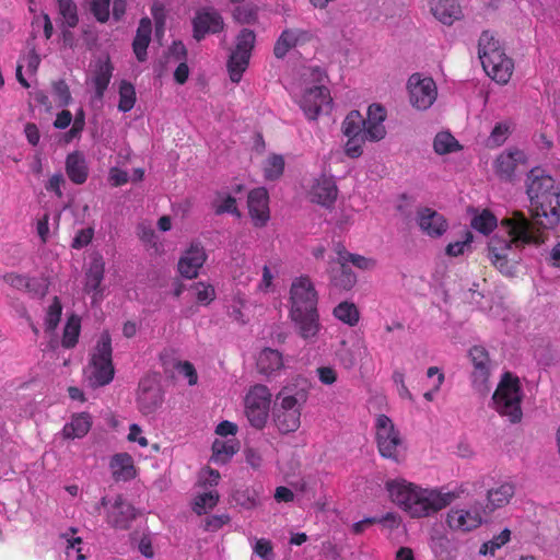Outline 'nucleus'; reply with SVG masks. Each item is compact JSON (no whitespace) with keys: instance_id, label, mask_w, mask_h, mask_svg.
I'll use <instances>...</instances> for the list:
<instances>
[{"instance_id":"f257e3e1","label":"nucleus","mask_w":560,"mask_h":560,"mask_svg":"<svg viewBox=\"0 0 560 560\" xmlns=\"http://www.w3.org/2000/svg\"><path fill=\"white\" fill-rule=\"evenodd\" d=\"M501 226L508 236L493 235L488 243L487 257L503 276L514 277L518 259L510 256L513 247L539 246L545 243V235L521 211H514L511 217L502 219Z\"/></svg>"},{"instance_id":"f03ea898","label":"nucleus","mask_w":560,"mask_h":560,"mask_svg":"<svg viewBox=\"0 0 560 560\" xmlns=\"http://www.w3.org/2000/svg\"><path fill=\"white\" fill-rule=\"evenodd\" d=\"M533 226L552 229L560 222V187L546 170L533 167L525 178Z\"/></svg>"},{"instance_id":"7ed1b4c3","label":"nucleus","mask_w":560,"mask_h":560,"mask_svg":"<svg viewBox=\"0 0 560 560\" xmlns=\"http://www.w3.org/2000/svg\"><path fill=\"white\" fill-rule=\"evenodd\" d=\"M386 489L392 501L416 518L427 517L443 510L456 498L454 492L422 489L406 480L387 481Z\"/></svg>"},{"instance_id":"20e7f679","label":"nucleus","mask_w":560,"mask_h":560,"mask_svg":"<svg viewBox=\"0 0 560 560\" xmlns=\"http://www.w3.org/2000/svg\"><path fill=\"white\" fill-rule=\"evenodd\" d=\"M478 56L487 74L500 84H505L513 73V61L503 51L494 35L485 31L478 42Z\"/></svg>"},{"instance_id":"39448f33","label":"nucleus","mask_w":560,"mask_h":560,"mask_svg":"<svg viewBox=\"0 0 560 560\" xmlns=\"http://www.w3.org/2000/svg\"><path fill=\"white\" fill-rule=\"evenodd\" d=\"M85 377L92 388H98L112 383L115 376L113 362L112 337L104 330L90 353V360L85 368Z\"/></svg>"},{"instance_id":"423d86ee","label":"nucleus","mask_w":560,"mask_h":560,"mask_svg":"<svg viewBox=\"0 0 560 560\" xmlns=\"http://www.w3.org/2000/svg\"><path fill=\"white\" fill-rule=\"evenodd\" d=\"M522 399L520 378L511 372H504L492 395L494 410L511 423H518L523 418Z\"/></svg>"},{"instance_id":"0eeeda50","label":"nucleus","mask_w":560,"mask_h":560,"mask_svg":"<svg viewBox=\"0 0 560 560\" xmlns=\"http://www.w3.org/2000/svg\"><path fill=\"white\" fill-rule=\"evenodd\" d=\"M374 431L380 455L394 463H401L406 457L407 445L393 420L386 415H377Z\"/></svg>"},{"instance_id":"6e6552de","label":"nucleus","mask_w":560,"mask_h":560,"mask_svg":"<svg viewBox=\"0 0 560 560\" xmlns=\"http://www.w3.org/2000/svg\"><path fill=\"white\" fill-rule=\"evenodd\" d=\"M256 34L249 28H243L236 36L235 47L231 51L228 60V70L230 79L238 83L243 73L248 67L252 51L255 47Z\"/></svg>"},{"instance_id":"1a4fd4ad","label":"nucleus","mask_w":560,"mask_h":560,"mask_svg":"<svg viewBox=\"0 0 560 560\" xmlns=\"http://www.w3.org/2000/svg\"><path fill=\"white\" fill-rule=\"evenodd\" d=\"M271 394L266 385L253 386L245 396V416L257 430L265 428L269 416Z\"/></svg>"},{"instance_id":"9d476101","label":"nucleus","mask_w":560,"mask_h":560,"mask_svg":"<svg viewBox=\"0 0 560 560\" xmlns=\"http://www.w3.org/2000/svg\"><path fill=\"white\" fill-rule=\"evenodd\" d=\"M289 293V313L318 312V293L308 276L295 278Z\"/></svg>"},{"instance_id":"9b49d317","label":"nucleus","mask_w":560,"mask_h":560,"mask_svg":"<svg viewBox=\"0 0 560 560\" xmlns=\"http://www.w3.org/2000/svg\"><path fill=\"white\" fill-rule=\"evenodd\" d=\"M280 399L273 410V422L281 434L295 432L301 425L302 404L296 396H278Z\"/></svg>"},{"instance_id":"f8f14e48","label":"nucleus","mask_w":560,"mask_h":560,"mask_svg":"<svg viewBox=\"0 0 560 560\" xmlns=\"http://www.w3.org/2000/svg\"><path fill=\"white\" fill-rule=\"evenodd\" d=\"M164 401V394L155 376L142 377L137 390V406L144 416L154 415Z\"/></svg>"},{"instance_id":"ddd939ff","label":"nucleus","mask_w":560,"mask_h":560,"mask_svg":"<svg viewBox=\"0 0 560 560\" xmlns=\"http://www.w3.org/2000/svg\"><path fill=\"white\" fill-rule=\"evenodd\" d=\"M407 89L410 104L419 110L430 108L438 96V89L433 79L429 77L422 78L419 73L410 75Z\"/></svg>"},{"instance_id":"4468645a","label":"nucleus","mask_w":560,"mask_h":560,"mask_svg":"<svg viewBox=\"0 0 560 560\" xmlns=\"http://www.w3.org/2000/svg\"><path fill=\"white\" fill-rule=\"evenodd\" d=\"M208 255L200 241H192L188 248L180 256L177 270L179 275L186 279H195L199 275V270L207 261Z\"/></svg>"},{"instance_id":"2eb2a0df","label":"nucleus","mask_w":560,"mask_h":560,"mask_svg":"<svg viewBox=\"0 0 560 560\" xmlns=\"http://www.w3.org/2000/svg\"><path fill=\"white\" fill-rule=\"evenodd\" d=\"M223 28V18L214 8H202L192 19V36L197 42L203 39L207 34H218Z\"/></svg>"},{"instance_id":"dca6fc26","label":"nucleus","mask_w":560,"mask_h":560,"mask_svg":"<svg viewBox=\"0 0 560 560\" xmlns=\"http://www.w3.org/2000/svg\"><path fill=\"white\" fill-rule=\"evenodd\" d=\"M416 222L420 231L431 238L443 236L450 226L444 214L430 207H420L417 209Z\"/></svg>"},{"instance_id":"f3484780","label":"nucleus","mask_w":560,"mask_h":560,"mask_svg":"<svg viewBox=\"0 0 560 560\" xmlns=\"http://www.w3.org/2000/svg\"><path fill=\"white\" fill-rule=\"evenodd\" d=\"M137 517L135 506L121 494H118L113 504L107 509L106 522L109 526L119 530H127Z\"/></svg>"},{"instance_id":"a211bd4d","label":"nucleus","mask_w":560,"mask_h":560,"mask_svg":"<svg viewBox=\"0 0 560 560\" xmlns=\"http://www.w3.org/2000/svg\"><path fill=\"white\" fill-rule=\"evenodd\" d=\"M329 90L325 86H313L306 89L300 101V106L305 116L314 120L323 109L329 108L331 104Z\"/></svg>"},{"instance_id":"6ab92c4d","label":"nucleus","mask_w":560,"mask_h":560,"mask_svg":"<svg viewBox=\"0 0 560 560\" xmlns=\"http://www.w3.org/2000/svg\"><path fill=\"white\" fill-rule=\"evenodd\" d=\"M468 357L474 365L472 384L479 388H487L491 373V361L487 349L482 346H474L469 349Z\"/></svg>"},{"instance_id":"aec40b11","label":"nucleus","mask_w":560,"mask_h":560,"mask_svg":"<svg viewBox=\"0 0 560 560\" xmlns=\"http://www.w3.org/2000/svg\"><path fill=\"white\" fill-rule=\"evenodd\" d=\"M298 335L305 341H315L320 329L319 312L289 313Z\"/></svg>"},{"instance_id":"412c9836","label":"nucleus","mask_w":560,"mask_h":560,"mask_svg":"<svg viewBox=\"0 0 560 560\" xmlns=\"http://www.w3.org/2000/svg\"><path fill=\"white\" fill-rule=\"evenodd\" d=\"M527 156L520 149H510L501 153L494 163L495 174L503 180L511 182L520 164H526Z\"/></svg>"},{"instance_id":"4be33fe9","label":"nucleus","mask_w":560,"mask_h":560,"mask_svg":"<svg viewBox=\"0 0 560 560\" xmlns=\"http://www.w3.org/2000/svg\"><path fill=\"white\" fill-rule=\"evenodd\" d=\"M387 113L381 104H372L368 108V117L364 119V137L368 141H380L385 138L386 129L384 121Z\"/></svg>"},{"instance_id":"5701e85b","label":"nucleus","mask_w":560,"mask_h":560,"mask_svg":"<svg viewBox=\"0 0 560 560\" xmlns=\"http://www.w3.org/2000/svg\"><path fill=\"white\" fill-rule=\"evenodd\" d=\"M268 191L266 188H255L248 194V212L255 226H264L269 220Z\"/></svg>"},{"instance_id":"b1692460","label":"nucleus","mask_w":560,"mask_h":560,"mask_svg":"<svg viewBox=\"0 0 560 560\" xmlns=\"http://www.w3.org/2000/svg\"><path fill=\"white\" fill-rule=\"evenodd\" d=\"M310 38L308 32L301 28H285L275 43L273 55L278 59H283L287 54L300 43Z\"/></svg>"},{"instance_id":"393cba45","label":"nucleus","mask_w":560,"mask_h":560,"mask_svg":"<svg viewBox=\"0 0 560 560\" xmlns=\"http://www.w3.org/2000/svg\"><path fill=\"white\" fill-rule=\"evenodd\" d=\"M329 281L332 287L339 290L349 291L355 282L357 276L352 269L342 260L332 261L328 268Z\"/></svg>"},{"instance_id":"a878e982","label":"nucleus","mask_w":560,"mask_h":560,"mask_svg":"<svg viewBox=\"0 0 560 560\" xmlns=\"http://www.w3.org/2000/svg\"><path fill=\"white\" fill-rule=\"evenodd\" d=\"M337 186L335 182L326 176L315 179L311 191V200L324 207H330L337 198Z\"/></svg>"},{"instance_id":"bb28decb","label":"nucleus","mask_w":560,"mask_h":560,"mask_svg":"<svg viewBox=\"0 0 560 560\" xmlns=\"http://www.w3.org/2000/svg\"><path fill=\"white\" fill-rule=\"evenodd\" d=\"M482 523V514L469 510H452L447 514V524L456 530L468 532L477 528Z\"/></svg>"},{"instance_id":"cd10ccee","label":"nucleus","mask_w":560,"mask_h":560,"mask_svg":"<svg viewBox=\"0 0 560 560\" xmlns=\"http://www.w3.org/2000/svg\"><path fill=\"white\" fill-rule=\"evenodd\" d=\"M430 11L438 21L445 25H452L462 18L460 5L455 0H431Z\"/></svg>"},{"instance_id":"c85d7f7f","label":"nucleus","mask_w":560,"mask_h":560,"mask_svg":"<svg viewBox=\"0 0 560 560\" xmlns=\"http://www.w3.org/2000/svg\"><path fill=\"white\" fill-rule=\"evenodd\" d=\"M66 174L75 185H82L89 176V167L81 152H72L66 159Z\"/></svg>"},{"instance_id":"c756f323","label":"nucleus","mask_w":560,"mask_h":560,"mask_svg":"<svg viewBox=\"0 0 560 560\" xmlns=\"http://www.w3.org/2000/svg\"><path fill=\"white\" fill-rule=\"evenodd\" d=\"M515 493V487L511 482H504L492 488L487 493V505L483 509V513H491L497 509L505 506Z\"/></svg>"},{"instance_id":"7c9ffc66","label":"nucleus","mask_w":560,"mask_h":560,"mask_svg":"<svg viewBox=\"0 0 560 560\" xmlns=\"http://www.w3.org/2000/svg\"><path fill=\"white\" fill-rule=\"evenodd\" d=\"M109 467L116 481H128L136 477L133 459L128 453H119L112 457Z\"/></svg>"},{"instance_id":"2f4dec72","label":"nucleus","mask_w":560,"mask_h":560,"mask_svg":"<svg viewBox=\"0 0 560 560\" xmlns=\"http://www.w3.org/2000/svg\"><path fill=\"white\" fill-rule=\"evenodd\" d=\"M105 273V261L102 255L94 254L91 257L89 268L85 271V287L86 292H101V284Z\"/></svg>"},{"instance_id":"473e14b6","label":"nucleus","mask_w":560,"mask_h":560,"mask_svg":"<svg viewBox=\"0 0 560 560\" xmlns=\"http://www.w3.org/2000/svg\"><path fill=\"white\" fill-rule=\"evenodd\" d=\"M92 428V417L88 412L73 415L71 421L62 428V436L67 440L82 439Z\"/></svg>"},{"instance_id":"72a5a7b5","label":"nucleus","mask_w":560,"mask_h":560,"mask_svg":"<svg viewBox=\"0 0 560 560\" xmlns=\"http://www.w3.org/2000/svg\"><path fill=\"white\" fill-rule=\"evenodd\" d=\"M152 24L149 18H142L139 22L136 36L132 42V49L138 61L147 60V49L151 42Z\"/></svg>"},{"instance_id":"f704fd0d","label":"nucleus","mask_w":560,"mask_h":560,"mask_svg":"<svg viewBox=\"0 0 560 560\" xmlns=\"http://www.w3.org/2000/svg\"><path fill=\"white\" fill-rule=\"evenodd\" d=\"M256 366L260 374L272 375L283 366L282 354L278 350L265 348L257 357Z\"/></svg>"},{"instance_id":"c9c22d12","label":"nucleus","mask_w":560,"mask_h":560,"mask_svg":"<svg viewBox=\"0 0 560 560\" xmlns=\"http://www.w3.org/2000/svg\"><path fill=\"white\" fill-rule=\"evenodd\" d=\"M112 75L113 66L109 59H106L104 61H97L94 71L93 82L95 86V93L98 98H102L104 96V93L110 82Z\"/></svg>"},{"instance_id":"e433bc0d","label":"nucleus","mask_w":560,"mask_h":560,"mask_svg":"<svg viewBox=\"0 0 560 560\" xmlns=\"http://www.w3.org/2000/svg\"><path fill=\"white\" fill-rule=\"evenodd\" d=\"M332 315L341 323L354 327L360 320V312L352 302L342 301L332 310Z\"/></svg>"},{"instance_id":"4c0bfd02","label":"nucleus","mask_w":560,"mask_h":560,"mask_svg":"<svg viewBox=\"0 0 560 560\" xmlns=\"http://www.w3.org/2000/svg\"><path fill=\"white\" fill-rule=\"evenodd\" d=\"M238 451L236 441H219L215 440L212 444L211 460L215 464H225Z\"/></svg>"},{"instance_id":"58836bf2","label":"nucleus","mask_w":560,"mask_h":560,"mask_svg":"<svg viewBox=\"0 0 560 560\" xmlns=\"http://www.w3.org/2000/svg\"><path fill=\"white\" fill-rule=\"evenodd\" d=\"M212 208L217 215L230 213L237 218L241 217V212L238 211L236 205V199L233 196L225 192H217V196L212 201Z\"/></svg>"},{"instance_id":"ea45409f","label":"nucleus","mask_w":560,"mask_h":560,"mask_svg":"<svg viewBox=\"0 0 560 560\" xmlns=\"http://www.w3.org/2000/svg\"><path fill=\"white\" fill-rule=\"evenodd\" d=\"M81 330V320L77 315H71L65 325L61 345L66 349H71L78 343Z\"/></svg>"},{"instance_id":"a19ab883","label":"nucleus","mask_w":560,"mask_h":560,"mask_svg":"<svg viewBox=\"0 0 560 560\" xmlns=\"http://www.w3.org/2000/svg\"><path fill=\"white\" fill-rule=\"evenodd\" d=\"M470 225L474 230L488 235L497 228L498 220L490 210L485 209L471 219Z\"/></svg>"},{"instance_id":"79ce46f5","label":"nucleus","mask_w":560,"mask_h":560,"mask_svg":"<svg viewBox=\"0 0 560 560\" xmlns=\"http://www.w3.org/2000/svg\"><path fill=\"white\" fill-rule=\"evenodd\" d=\"M364 119L358 110H351L342 122L346 137H362L364 132Z\"/></svg>"},{"instance_id":"37998d69","label":"nucleus","mask_w":560,"mask_h":560,"mask_svg":"<svg viewBox=\"0 0 560 560\" xmlns=\"http://www.w3.org/2000/svg\"><path fill=\"white\" fill-rule=\"evenodd\" d=\"M58 12L63 20V25L74 28L79 23L78 8L73 0H57Z\"/></svg>"},{"instance_id":"c03bdc74","label":"nucleus","mask_w":560,"mask_h":560,"mask_svg":"<svg viewBox=\"0 0 560 560\" xmlns=\"http://www.w3.org/2000/svg\"><path fill=\"white\" fill-rule=\"evenodd\" d=\"M435 153L443 155L460 149L458 141L450 132H439L433 141Z\"/></svg>"},{"instance_id":"a18cd8bd","label":"nucleus","mask_w":560,"mask_h":560,"mask_svg":"<svg viewBox=\"0 0 560 560\" xmlns=\"http://www.w3.org/2000/svg\"><path fill=\"white\" fill-rule=\"evenodd\" d=\"M284 171V159L280 154H271L265 161L264 175L268 180H276L280 178Z\"/></svg>"},{"instance_id":"49530a36","label":"nucleus","mask_w":560,"mask_h":560,"mask_svg":"<svg viewBox=\"0 0 560 560\" xmlns=\"http://www.w3.org/2000/svg\"><path fill=\"white\" fill-rule=\"evenodd\" d=\"M219 498L220 497L217 491L198 494L194 500L192 511L198 515H202L218 504Z\"/></svg>"},{"instance_id":"de8ad7c7","label":"nucleus","mask_w":560,"mask_h":560,"mask_svg":"<svg viewBox=\"0 0 560 560\" xmlns=\"http://www.w3.org/2000/svg\"><path fill=\"white\" fill-rule=\"evenodd\" d=\"M136 103L135 86L127 81H121L119 85V103L118 109L122 113L131 110Z\"/></svg>"},{"instance_id":"09e8293b","label":"nucleus","mask_w":560,"mask_h":560,"mask_svg":"<svg viewBox=\"0 0 560 560\" xmlns=\"http://www.w3.org/2000/svg\"><path fill=\"white\" fill-rule=\"evenodd\" d=\"M62 305L58 296L52 299L51 304L48 306L45 317L46 331H54L61 319Z\"/></svg>"},{"instance_id":"8fccbe9b","label":"nucleus","mask_w":560,"mask_h":560,"mask_svg":"<svg viewBox=\"0 0 560 560\" xmlns=\"http://www.w3.org/2000/svg\"><path fill=\"white\" fill-rule=\"evenodd\" d=\"M511 538L510 529H503L499 535L494 536L491 540L482 544L479 552L481 555H491L493 556L495 550L504 546Z\"/></svg>"},{"instance_id":"3c124183","label":"nucleus","mask_w":560,"mask_h":560,"mask_svg":"<svg viewBox=\"0 0 560 560\" xmlns=\"http://www.w3.org/2000/svg\"><path fill=\"white\" fill-rule=\"evenodd\" d=\"M112 0H89V8L95 20L100 23H106L110 16Z\"/></svg>"},{"instance_id":"603ef678","label":"nucleus","mask_w":560,"mask_h":560,"mask_svg":"<svg viewBox=\"0 0 560 560\" xmlns=\"http://www.w3.org/2000/svg\"><path fill=\"white\" fill-rule=\"evenodd\" d=\"M192 288L196 291V300L201 305H209L215 299L214 287L210 283L199 281Z\"/></svg>"},{"instance_id":"864d4df0","label":"nucleus","mask_w":560,"mask_h":560,"mask_svg":"<svg viewBox=\"0 0 560 560\" xmlns=\"http://www.w3.org/2000/svg\"><path fill=\"white\" fill-rule=\"evenodd\" d=\"M510 132H511L510 124H508V122H498L493 127V129H492V131H491V133L489 136V139H488L489 144L492 145V147H500V145H502L506 141Z\"/></svg>"},{"instance_id":"5fc2aeb1","label":"nucleus","mask_w":560,"mask_h":560,"mask_svg":"<svg viewBox=\"0 0 560 560\" xmlns=\"http://www.w3.org/2000/svg\"><path fill=\"white\" fill-rule=\"evenodd\" d=\"M474 236L472 233L468 230L465 231L464 240L463 241H456L453 243H450L446 248L445 253L446 255L451 257H457L465 253V249L470 246L472 243Z\"/></svg>"},{"instance_id":"6e6d98bb","label":"nucleus","mask_w":560,"mask_h":560,"mask_svg":"<svg viewBox=\"0 0 560 560\" xmlns=\"http://www.w3.org/2000/svg\"><path fill=\"white\" fill-rule=\"evenodd\" d=\"M233 500L244 509H253L258 504V498L250 489L236 490L233 493Z\"/></svg>"},{"instance_id":"4d7b16f0","label":"nucleus","mask_w":560,"mask_h":560,"mask_svg":"<svg viewBox=\"0 0 560 560\" xmlns=\"http://www.w3.org/2000/svg\"><path fill=\"white\" fill-rule=\"evenodd\" d=\"M52 93L59 106H67L71 102V93L65 80L52 82Z\"/></svg>"},{"instance_id":"13d9d810","label":"nucleus","mask_w":560,"mask_h":560,"mask_svg":"<svg viewBox=\"0 0 560 560\" xmlns=\"http://www.w3.org/2000/svg\"><path fill=\"white\" fill-rule=\"evenodd\" d=\"M338 254L340 260L345 261L346 264L350 261L360 269H369L374 266V260L371 258H366L358 254H350L348 252L341 250H339Z\"/></svg>"},{"instance_id":"bf43d9fd","label":"nucleus","mask_w":560,"mask_h":560,"mask_svg":"<svg viewBox=\"0 0 560 560\" xmlns=\"http://www.w3.org/2000/svg\"><path fill=\"white\" fill-rule=\"evenodd\" d=\"M368 140L364 135L362 137H348V141L345 145V153L351 159L359 158L363 150L362 144Z\"/></svg>"},{"instance_id":"052dcab7","label":"nucleus","mask_w":560,"mask_h":560,"mask_svg":"<svg viewBox=\"0 0 560 560\" xmlns=\"http://www.w3.org/2000/svg\"><path fill=\"white\" fill-rule=\"evenodd\" d=\"M3 280L10 287L18 290H27L30 288V279L24 275L8 272L3 276Z\"/></svg>"},{"instance_id":"680f3d73","label":"nucleus","mask_w":560,"mask_h":560,"mask_svg":"<svg viewBox=\"0 0 560 560\" xmlns=\"http://www.w3.org/2000/svg\"><path fill=\"white\" fill-rule=\"evenodd\" d=\"M93 235L94 230L92 228L79 230L72 240L71 247L74 249H81L88 246L92 242Z\"/></svg>"},{"instance_id":"e2e57ef3","label":"nucleus","mask_w":560,"mask_h":560,"mask_svg":"<svg viewBox=\"0 0 560 560\" xmlns=\"http://www.w3.org/2000/svg\"><path fill=\"white\" fill-rule=\"evenodd\" d=\"M230 522L228 514L211 515L205 520L203 529L207 532H217Z\"/></svg>"},{"instance_id":"0e129e2a","label":"nucleus","mask_w":560,"mask_h":560,"mask_svg":"<svg viewBox=\"0 0 560 560\" xmlns=\"http://www.w3.org/2000/svg\"><path fill=\"white\" fill-rule=\"evenodd\" d=\"M178 372L188 380V384L194 386L198 382V374L192 363L189 361L179 362L177 365Z\"/></svg>"},{"instance_id":"69168bd1","label":"nucleus","mask_w":560,"mask_h":560,"mask_svg":"<svg viewBox=\"0 0 560 560\" xmlns=\"http://www.w3.org/2000/svg\"><path fill=\"white\" fill-rule=\"evenodd\" d=\"M234 19L242 24H249L255 22L256 12L252 8L237 7L233 12Z\"/></svg>"},{"instance_id":"338daca9","label":"nucleus","mask_w":560,"mask_h":560,"mask_svg":"<svg viewBox=\"0 0 560 560\" xmlns=\"http://www.w3.org/2000/svg\"><path fill=\"white\" fill-rule=\"evenodd\" d=\"M316 374L324 385H332L338 378L336 370L331 366H319L316 369Z\"/></svg>"},{"instance_id":"774afa93","label":"nucleus","mask_w":560,"mask_h":560,"mask_svg":"<svg viewBox=\"0 0 560 560\" xmlns=\"http://www.w3.org/2000/svg\"><path fill=\"white\" fill-rule=\"evenodd\" d=\"M68 546H67V551H66V555H67V558L70 560L72 558H75V560H84L85 559V556L82 553L81 549L78 547L82 540L81 538H74L72 540H68Z\"/></svg>"}]
</instances>
